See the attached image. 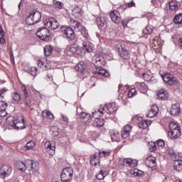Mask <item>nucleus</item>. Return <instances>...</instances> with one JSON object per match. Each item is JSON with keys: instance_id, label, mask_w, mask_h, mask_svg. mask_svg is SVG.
I'll use <instances>...</instances> for the list:
<instances>
[{"instance_id": "72a5a7b5", "label": "nucleus", "mask_w": 182, "mask_h": 182, "mask_svg": "<svg viewBox=\"0 0 182 182\" xmlns=\"http://www.w3.org/2000/svg\"><path fill=\"white\" fill-rule=\"evenodd\" d=\"M96 23H97L98 28H105V26L106 25V21L105 20V18H103L102 17H97L96 18Z\"/></svg>"}, {"instance_id": "5701e85b", "label": "nucleus", "mask_w": 182, "mask_h": 182, "mask_svg": "<svg viewBox=\"0 0 182 182\" xmlns=\"http://www.w3.org/2000/svg\"><path fill=\"white\" fill-rule=\"evenodd\" d=\"M130 132H132V126L129 124L125 125L121 132V136L123 139H127L130 136Z\"/></svg>"}, {"instance_id": "58836bf2", "label": "nucleus", "mask_w": 182, "mask_h": 182, "mask_svg": "<svg viewBox=\"0 0 182 182\" xmlns=\"http://www.w3.org/2000/svg\"><path fill=\"white\" fill-rule=\"evenodd\" d=\"M108 174L109 173L107 171L100 170V172L96 174V178H97V180H103Z\"/></svg>"}, {"instance_id": "9b49d317", "label": "nucleus", "mask_w": 182, "mask_h": 182, "mask_svg": "<svg viewBox=\"0 0 182 182\" xmlns=\"http://www.w3.org/2000/svg\"><path fill=\"white\" fill-rule=\"evenodd\" d=\"M44 26L47 29L55 31L59 28V22L55 18H49L44 21Z\"/></svg>"}, {"instance_id": "f3484780", "label": "nucleus", "mask_w": 182, "mask_h": 182, "mask_svg": "<svg viewBox=\"0 0 182 182\" xmlns=\"http://www.w3.org/2000/svg\"><path fill=\"white\" fill-rule=\"evenodd\" d=\"M25 127V121L23 120V117L15 119L14 126L13 129L14 130H23Z\"/></svg>"}, {"instance_id": "864d4df0", "label": "nucleus", "mask_w": 182, "mask_h": 182, "mask_svg": "<svg viewBox=\"0 0 182 182\" xmlns=\"http://www.w3.org/2000/svg\"><path fill=\"white\" fill-rule=\"evenodd\" d=\"M26 147L27 150H32V149L35 147V142H33V141L27 142V144H26Z\"/></svg>"}, {"instance_id": "4be33fe9", "label": "nucleus", "mask_w": 182, "mask_h": 182, "mask_svg": "<svg viewBox=\"0 0 182 182\" xmlns=\"http://www.w3.org/2000/svg\"><path fill=\"white\" fill-rule=\"evenodd\" d=\"M135 86L136 89L141 92V93H147V90H149V87H147V85H146V82H136Z\"/></svg>"}, {"instance_id": "f257e3e1", "label": "nucleus", "mask_w": 182, "mask_h": 182, "mask_svg": "<svg viewBox=\"0 0 182 182\" xmlns=\"http://www.w3.org/2000/svg\"><path fill=\"white\" fill-rule=\"evenodd\" d=\"M70 26H72V28H74V29L77 32H81L82 36L85 38V39H90V36H89V32H87V30L82 23H80L77 20H75V18H71L70 21Z\"/></svg>"}, {"instance_id": "aec40b11", "label": "nucleus", "mask_w": 182, "mask_h": 182, "mask_svg": "<svg viewBox=\"0 0 182 182\" xmlns=\"http://www.w3.org/2000/svg\"><path fill=\"white\" fill-rule=\"evenodd\" d=\"M181 112V109L180 108V104L176 103L172 105V107L170 110L171 116H178Z\"/></svg>"}, {"instance_id": "2f4dec72", "label": "nucleus", "mask_w": 182, "mask_h": 182, "mask_svg": "<svg viewBox=\"0 0 182 182\" xmlns=\"http://www.w3.org/2000/svg\"><path fill=\"white\" fill-rule=\"evenodd\" d=\"M16 166L18 168V170H20V171H26V170H28V165H26V160L24 161V162L21 161H18Z\"/></svg>"}, {"instance_id": "338daca9", "label": "nucleus", "mask_w": 182, "mask_h": 182, "mask_svg": "<svg viewBox=\"0 0 182 182\" xmlns=\"http://www.w3.org/2000/svg\"><path fill=\"white\" fill-rule=\"evenodd\" d=\"M127 23H128L126 22V21L124 20V18L122 20V26H123L124 28H126V26H127Z\"/></svg>"}, {"instance_id": "49530a36", "label": "nucleus", "mask_w": 182, "mask_h": 182, "mask_svg": "<svg viewBox=\"0 0 182 182\" xmlns=\"http://www.w3.org/2000/svg\"><path fill=\"white\" fill-rule=\"evenodd\" d=\"M75 69L78 71L80 72V73H83L85 70V63H78L75 68Z\"/></svg>"}, {"instance_id": "a211bd4d", "label": "nucleus", "mask_w": 182, "mask_h": 182, "mask_svg": "<svg viewBox=\"0 0 182 182\" xmlns=\"http://www.w3.org/2000/svg\"><path fill=\"white\" fill-rule=\"evenodd\" d=\"M119 55L122 59H129L130 58V53L127 50V48L122 45L118 48Z\"/></svg>"}, {"instance_id": "6ab92c4d", "label": "nucleus", "mask_w": 182, "mask_h": 182, "mask_svg": "<svg viewBox=\"0 0 182 182\" xmlns=\"http://www.w3.org/2000/svg\"><path fill=\"white\" fill-rule=\"evenodd\" d=\"M96 71L94 72L95 76H104L105 77H109L110 74L102 67H96Z\"/></svg>"}, {"instance_id": "69168bd1", "label": "nucleus", "mask_w": 182, "mask_h": 182, "mask_svg": "<svg viewBox=\"0 0 182 182\" xmlns=\"http://www.w3.org/2000/svg\"><path fill=\"white\" fill-rule=\"evenodd\" d=\"M3 35H5V31H4L2 26H0V36H3Z\"/></svg>"}, {"instance_id": "c85d7f7f", "label": "nucleus", "mask_w": 182, "mask_h": 182, "mask_svg": "<svg viewBox=\"0 0 182 182\" xmlns=\"http://www.w3.org/2000/svg\"><path fill=\"white\" fill-rule=\"evenodd\" d=\"M169 97L170 94H168V92L164 89H162L158 92V97H159V99L161 100H166V99H168Z\"/></svg>"}, {"instance_id": "393cba45", "label": "nucleus", "mask_w": 182, "mask_h": 182, "mask_svg": "<svg viewBox=\"0 0 182 182\" xmlns=\"http://www.w3.org/2000/svg\"><path fill=\"white\" fill-rule=\"evenodd\" d=\"M80 119L85 124H89L92 122V115L86 112H81Z\"/></svg>"}, {"instance_id": "6e6552de", "label": "nucleus", "mask_w": 182, "mask_h": 182, "mask_svg": "<svg viewBox=\"0 0 182 182\" xmlns=\"http://www.w3.org/2000/svg\"><path fill=\"white\" fill-rule=\"evenodd\" d=\"M159 75L164 83L169 85V86H176V85H177V78L171 73H165L164 74H161V72H159Z\"/></svg>"}, {"instance_id": "ddd939ff", "label": "nucleus", "mask_w": 182, "mask_h": 182, "mask_svg": "<svg viewBox=\"0 0 182 182\" xmlns=\"http://www.w3.org/2000/svg\"><path fill=\"white\" fill-rule=\"evenodd\" d=\"M12 173V168L9 165H2L0 169V178H5Z\"/></svg>"}, {"instance_id": "473e14b6", "label": "nucleus", "mask_w": 182, "mask_h": 182, "mask_svg": "<svg viewBox=\"0 0 182 182\" xmlns=\"http://www.w3.org/2000/svg\"><path fill=\"white\" fill-rule=\"evenodd\" d=\"M150 124H151V121L142 120L139 122L138 127L139 129H147Z\"/></svg>"}, {"instance_id": "1a4fd4ad", "label": "nucleus", "mask_w": 182, "mask_h": 182, "mask_svg": "<svg viewBox=\"0 0 182 182\" xmlns=\"http://www.w3.org/2000/svg\"><path fill=\"white\" fill-rule=\"evenodd\" d=\"M36 36L41 39V41L49 42V41H50V31L46 26L40 28V29L36 32Z\"/></svg>"}, {"instance_id": "b1692460", "label": "nucleus", "mask_w": 182, "mask_h": 182, "mask_svg": "<svg viewBox=\"0 0 182 182\" xmlns=\"http://www.w3.org/2000/svg\"><path fill=\"white\" fill-rule=\"evenodd\" d=\"M157 114H159V107H157L156 105H153L151 109L149 111L147 116L150 119H153V117H156Z\"/></svg>"}, {"instance_id": "8fccbe9b", "label": "nucleus", "mask_w": 182, "mask_h": 182, "mask_svg": "<svg viewBox=\"0 0 182 182\" xmlns=\"http://www.w3.org/2000/svg\"><path fill=\"white\" fill-rule=\"evenodd\" d=\"M151 32H153V28L149 26H147L145 29L142 31V33H144V35H150Z\"/></svg>"}, {"instance_id": "052dcab7", "label": "nucleus", "mask_w": 182, "mask_h": 182, "mask_svg": "<svg viewBox=\"0 0 182 182\" xmlns=\"http://www.w3.org/2000/svg\"><path fill=\"white\" fill-rule=\"evenodd\" d=\"M133 6H136V4L134 1H132L126 4L127 8H133Z\"/></svg>"}, {"instance_id": "5fc2aeb1", "label": "nucleus", "mask_w": 182, "mask_h": 182, "mask_svg": "<svg viewBox=\"0 0 182 182\" xmlns=\"http://www.w3.org/2000/svg\"><path fill=\"white\" fill-rule=\"evenodd\" d=\"M38 73V68L36 67H31L30 68V75H31V76H36Z\"/></svg>"}, {"instance_id": "bf43d9fd", "label": "nucleus", "mask_w": 182, "mask_h": 182, "mask_svg": "<svg viewBox=\"0 0 182 182\" xmlns=\"http://www.w3.org/2000/svg\"><path fill=\"white\" fill-rule=\"evenodd\" d=\"M21 92H23L24 97L25 96H29V94H28V89H26V87L22 86L21 87Z\"/></svg>"}, {"instance_id": "412c9836", "label": "nucleus", "mask_w": 182, "mask_h": 182, "mask_svg": "<svg viewBox=\"0 0 182 182\" xmlns=\"http://www.w3.org/2000/svg\"><path fill=\"white\" fill-rule=\"evenodd\" d=\"M109 16L112 22H114V23H120L121 18H120V13H119V11L114 10L110 13Z\"/></svg>"}, {"instance_id": "7c9ffc66", "label": "nucleus", "mask_w": 182, "mask_h": 182, "mask_svg": "<svg viewBox=\"0 0 182 182\" xmlns=\"http://www.w3.org/2000/svg\"><path fill=\"white\" fill-rule=\"evenodd\" d=\"M178 8H180V3L177 2V1L173 0L169 2V9L171 11H177Z\"/></svg>"}, {"instance_id": "680f3d73", "label": "nucleus", "mask_w": 182, "mask_h": 182, "mask_svg": "<svg viewBox=\"0 0 182 182\" xmlns=\"http://www.w3.org/2000/svg\"><path fill=\"white\" fill-rule=\"evenodd\" d=\"M61 117H62V119L63 120V122H65V123L66 124H68V123H69V118H68V117L65 116V114H62Z\"/></svg>"}, {"instance_id": "c756f323", "label": "nucleus", "mask_w": 182, "mask_h": 182, "mask_svg": "<svg viewBox=\"0 0 182 182\" xmlns=\"http://www.w3.org/2000/svg\"><path fill=\"white\" fill-rule=\"evenodd\" d=\"M72 15L75 16V18H80L82 15V9L77 6H74L72 11Z\"/></svg>"}, {"instance_id": "a18cd8bd", "label": "nucleus", "mask_w": 182, "mask_h": 182, "mask_svg": "<svg viewBox=\"0 0 182 182\" xmlns=\"http://www.w3.org/2000/svg\"><path fill=\"white\" fill-rule=\"evenodd\" d=\"M110 153H112V151L107 150V151H100L98 153V156L100 159H102L103 157H107L110 156Z\"/></svg>"}, {"instance_id": "7ed1b4c3", "label": "nucleus", "mask_w": 182, "mask_h": 182, "mask_svg": "<svg viewBox=\"0 0 182 182\" xmlns=\"http://www.w3.org/2000/svg\"><path fill=\"white\" fill-rule=\"evenodd\" d=\"M169 129L168 134L172 140H177L181 136V128L173 122L169 123Z\"/></svg>"}, {"instance_id": "cd10ccee", "label": "nucleus", "mask_w": 182, "mask_h": 182, "mask_svg": "<svg viewBox=\"0 0 182 182\" xmlns=\"http://www.w3.org/2000/svg\"><path fill=\"white\" fill-rule=\"evenodd\" d=\"M37 65L39 68L43 69V70H48V69H50V63H45V59L38 60L37 62Z\"/></svg>"}, {"instance_id": "3c124183", "label": "nucleus", "mask_w": 182, "mask_h": 182, "mask_svg": "<svg viewBox=\"0 0 182 182\" xmlns=\"http://www.w3.org/2000/svg\"><path fill=\"white\" fill-rule=\"evenodd\" d=\"M136 93L137 90H136L135 88H131L128 92V97H133V96H136Z\"/></svg>"}, {"instance_id": "423d86ee", "label": "nucleus", "mask_w": 182, "mask_h": 182, "mask_svg": "<svg viewBox=\"0 0 182 182\" xmlns=\"http://www.w3.org/2000/svg\"><path fill=\"white\" fill-rule=\"evenodd\" d=\"M27 171L30 176L35 175L39 171V162L31 159L26 160Z\"/></svg>"}, {"instance_id": "f704fd0d", "label": "nucleus", "mask_w": 182, "mask_h": 182, "mask_svg": "<svg viewBox=\"0 0 182 182\" xmlns=\"http://www.w3.org/2000/svg\"><path fill=\"white\" fill-rule=\"evenodd\" d=\"M6 124L9 125V129H14V126L15 125V117L10 116L6 119Z\"/></svg>"}, {"instance_id": "a878e982", "label": "nucleus", "mask_w": 182, "mask_h": 182, "mask_svg": "<svg viewBox=\"0 0 182 182\" xmlns=\"http://www.w3.org/2000/svg\"><path fill=\"white\" fill-rule=\"evenodd\" d=\"M82 49L87 53H92L93 52V43L90 41H84L82 43Z\"/></svg>"}, {"instance_id": "de8ad7c7", "label": "nucleus", "mask_w": 182, "mask_h": 182, "mask_svg": "<svg viewBox=\"0 0 182 182\" xmlns=\"http://www.w3.org/2000/svg\"><path fill=\"white\" fill-rule=\"evenodd\" d=\"M23 103L27 107H31L32 106V101H31V97H29V95L24 97Z\"/></svg>"}, {"instance_id": "79ce46f5", "label": "nucleus", "mask_w": 182, "mask_h": 182, "mask_svg": "<svg viewBox=\"0 0 182 182\" xmlns=\"http://www.w3.org/2000/svg\"><path fill=\"white\" fill-rule=\"evenodd\" d=\"M174 168L176 170V171H182V160L175 161Z\"/></svg>"}, {"instance_id": "dca6fc26", "label": "nucleus", "mask_w": 182, "mask_h": 182, "mask_svg": "<svg viewBox=\"0 0 182 182\" xmlns=\"http://www.w3.org/2000/svg\"><path fill=\"white\" fill-rule=\"evenodd\" d=\"M92 63L95 68L105 66V59L102 55H96L92 58Z\"/></svg>"}, {"instance_id": "774afa93", "label": "nucleus", "mask_w": 182, "mask_h": 182, "mask_svg": "<svg viewBox=\"0 0 182 182\" xmlns=\"http://www.w3.org/2000/svg\"><path fill=\"white\" fill-rule=\"evenodd\" d=\"M124 19L127 23H129V22H130L131 21H133V18H126Z\"/></svg>"}, {"instance_id": "4c0bfd02", "label": "nucleus", "mask_w": 182, "mask_h": 182, "mask_svg": "<svg viewBox=\"0 0 182 182\" xmlns=\"http://www.w3.org/2000/svg\"><path fill=\"white\" fill-rule=\"evenodd\" d=\"M52 52H53V47L50 45H46L44 47V54L45 56H50L52 55Z\"/></svg>"}, {"instance_id": "20e7f679", "label": "nucleus", "mask_w": 182, "mask_h": 182, "mask_svg": "<svg viewBox=\"0 0 182 182\" xmlns=\"http://www.w3.org/2000/svg\"><path fill=\"white\" fill-rule=\"evenodd\" d=\"M99 112H100L99 108L95 112H92L93 121L92 124L94 127H103V126H105V119L100 118L103 114H100Z\"/></svg>"}, {"instance_id": "9d476101", "label": "nucleus", "mask_w": 182, "mask_h": 182, "mask_svg": "<svg viewBox=\"0 0 182 182\" xmlns=\"http://www.w3.org/2000/svg\"><path fill=\"white\" fill-rule=\"evenodd\" d=\"M61 32L68 41H73V39H75V31L73 28L68 26H63L61 27Z\"/></svg>"}, {"instance_id": "37998d69", "label": "nucleus", "mask_w": 182, "mask_h": 182, "mask_svg": "<svg viewBox=\"0 0 182 182\" xmlns=\"http://www.w3.org/2000/svg\"><path fill=\"white\" fill-rule=\"evenodd\" d=\"M26 23L28 26L35 25L36 23L33 19V17L32 16V14H30L29 16H28L26 18Z\"/></svg>"}, {"instance_id": "c9c22d12", "label": "nucleus", "mask_w": 182, "mask_h": 182, "mask_svg": "<svg viewBox=\"0 0 182 182\" xmlns=\"http://www.w3.org/2000/svg\"><path fill=\"white\" fill-rule=\"evenodd\" d=\"M42 117H43V119H48L50 120H52V119H53V114H52V112H50L48 110H43L42 112Z\"/></svg>"}, {"instance_id": "4d7b16f0", "label": "nucleus", "mask_w": 182, "mask_h": 182, "mask_svg": "<svg viewBox=\"0 0 182 182\" xmlns=\"http://www.w3.org/2000/svg\"><path fill=\"white\" fill-rule=\"evenodd\" d=\"M6 107H8V104L4 101H0V110H6Z\"/></svg>"}, {"instance_id": "09e8293b", "label": "nucleus", "mask_w": 182, "mask_h": 182, "mask_svg": "<svg viewBox=\"0 0 182 182\" xmlns=\"http://www.w3.org/2000/svg\"><path fill=\"white\" fill-rule=\"evenodd\" d=\"M6 92H9V90L6 87L0 90V99H5V96H6Z\"/></svg>"}, {"instance_id": "0e129e2a", "label": "nucleus", "mask_w": 182, "mask_h": 182, "mask_svg": "<svg viewBox=\"0 0 182 182\" xmlns=\"http://www.w3.org/2000/svg\"><path fill=\"white\" fill-rule=\"evenodd\" d=\"M6 43V40H5V35L0 36V43L4 45Z\"/></svg>"}, {"instance_id": "4468645a", "label": "nucleus", "mask_w": 182, "mask_h": 182, "mask_svg": "<svg viewBox=\"0 0 182 182\" xmlns=\"http://www.w3.org/2000/svg\"><path fill=\"white\" fill-rule=\"evenodd\" d=\"M145 164L146 167H149L151 170H154L157 167V161L156 157L153 156H148L145 160Z\"/></svg>"}, {"instance_id": "13d9d810", "label": "nucleus", "mask_w": 182, "mask_h": 182, "mask_svg": "<svg viewBox=\"0 0 182 182\" xmlns=\"http://www.w3.org/2000/svg\"><path fill=\"white\" fill-rule=\"evenodd\" d=\"M157 146L154 142H150L149 143V150L150 151H155L156 150Z\"/></svg>"}, {"instance_id": "f8f14e48", "label": "nucleus", "mask_w": 182, "mask_h": 182, "mask_svg": "<svg viewBox=\"0 0 182 182\" xmlns=\"http://www.w3.org/2000/svg\"><path fill=\"white\" fill-rule=\"evenodd\" d=\"M44 147L49 156H55L56 151V142L54 141H46L44 144Z\"/></svg>"}, {"instance_id": "0eeeda50", "label": "nucleus", "mask_w": 182, "mask_h": 182, "mask_svg": "<svg viewBox=\"0 0 182 182\" xmlns=\"http://www.w3.org/2000/svg\"><path fill=\"white\" fill-rule=\"evenodd\" d=\"M60 178L62 182H72L73 180V169L70 167H67L63 169Z\"/></svg>"}, {"instance_id": "ea45409f", "label": "nucleus", "mask_w": 182, "mask_h": 182, "mask_svg": "<svg viewBox=\"0 0 182 182\" xmlns=\"http://www.w3.org/2000/svg\"><path fill=\"white\" fill-rule=\"evenodd\" d=\"M173 22L176 25H182V13L178 14L174 16Z\"/></svg>"}, {"instance_id": "6e6d98bb", "label": "nucleus", "mask_w": 182, "mask_h": 182, "mask_svg": "<svg viewBox=\"0 0 182 182\" xmlns=\"http://www.w3.org/2000/svg\"><path fill=\"white\" fill-rule=\"evenodd\" d=\"M156 144L159 149H163V146L164 144H166V142H164V140L163 139H159L156 141Z\"/></svg>"}, {"instance_id": "603ef678", "label": "nucleus", "mask_w": 182, "mask_h": 182, "mask_svg": "<svg viewBox=\"0 0 182 182\" xmlns=\"http://www.w3.org/2000/svg\"><path fill=\"white\" fill-rule=\"evenodd\" d=\"M55 8L58 9H62L63 8V3L58 1H53Z\"/></svg>"}, {"instance_id": "a19ab883", "label": "nucleus", "mask_w": 182, "mask_h": 182, "mask_svg": "<svg viewBox=\"0 0 182 182\" xmlns=\"http://www.w3.org/2000/svg\"><path fill=\"white\" fill-rule=\"evenodd\" d=\"M120 133L117 131H114L112 134H111V139L112 141H120Z\"/></svg>"}, {"instance_id": "39448f33", "label": "nucleus", "mask_w": 182, "mask_h": 182, "mask_svg": "<svg viewBox=\"0 0 182 182\" xmlns=\"http://www.w3.org/2000/svg\"><path fill=\"white\" fill-rule=\"evenodd\" d=\"M136 166L137 161L130 158L124 159L119 164V168H122V170H124V168H127V170H129L130 168H134V167H136Z\"/></svg>"}, {"instance_id": "e433bc0d", "label": "nucleus", "mask_w": 182, "mask_h": 182, "mask_svg": "<svg viewBox=\"0 0 182 182\" xmlns=\"http://www.w3.org/2000/svg\"><path fill=\"white\" fill-rule=\"evenodd\" d=\"M11 99L16 103H19V102H21L22 100L21 97V94H19L18 92H14L11 94Z\"/></svg>"}, {"instance_id": "c03bdc74", "label": "nucleus", "mask_w": 182, "mask_h": 182, "mask_svg": "<svg viewBox=\"0 0 182 182\" xmlns=\"http://www.w3.org/2000/svg\"><path fill=\"white\" fill-rule=\"evenodd\" d=\"M99 159H97V155L96 154H93L90 157V164L91 166H97V163H99Z\"/></svg>"}, {"instance_id": "bb28decb", "label": "nucleus", "mask_w": 182, "mask_h": 182, "mask_svg": "<svg viewBox=\"0 0 182 182\" xmlns=\"http://www.w3.org/2000/svg\"><path fill=\"white\" fill-rule=\"evenodd\" d=\"M31 14L33 16V19H34V22H36V23L41 22V20L42 19V14L41 11L34 10L31 13Z\"/></svg>"}, {"instance_id": "2eb2a0df", "label": "nucleus", "mask_w": 182, "mask_h": 182, "mask_svg": "<svg viewBox=\"0 0 182 182\" xmlns=\"http://www.w3.org/2000/svg\"><path fill=\"white\" fill-rule=\"evenodd\" d=\"M65 50L67 52H70L74 55H80V53H82V48H80V46L76 44H73L71 46H67Z\"/></svg>"}, {"instance_id": "f03ea898", "label": "nucleus", "mask_w": 182, "mask_h": 182, "mask_svg": "<svg viewBox=\"0 0 182 182\" xmlns=\"http://www.w3.org/2000/svg\"><path fill=\"white\" fill-rule=\"evenodd\" d=\"M118 109L119 107H117V104L116 102H112L108 105H100V108H98L100 111L98 112V113H100V114H105L106 113L107 114H113V113L117 112Z\"/></svg>"}, {"instance_id": "e2e57ef3", "label": "nucleus", "mask_w": 182, "mask_h": 182, "mask_svg": "<svg viewBox=\"0 0 182 182\" xmlns=\"http://www.w3.org/2000/svg\"><path fill=\"white\" fill-rule=\"evenodd\" d=\"M6 116V109H0V117H5Z\"/></svg>"}]
</instances>
